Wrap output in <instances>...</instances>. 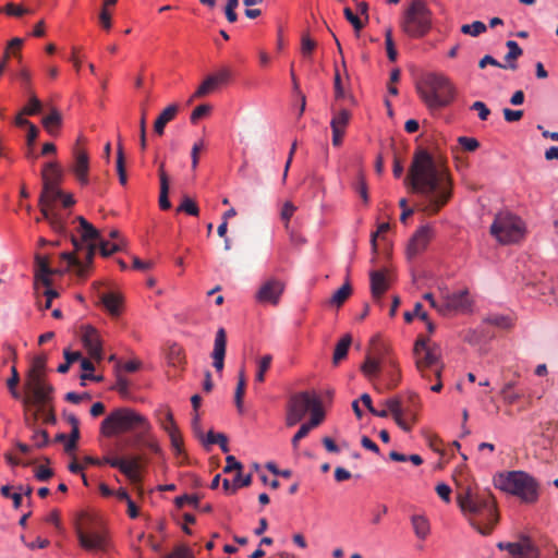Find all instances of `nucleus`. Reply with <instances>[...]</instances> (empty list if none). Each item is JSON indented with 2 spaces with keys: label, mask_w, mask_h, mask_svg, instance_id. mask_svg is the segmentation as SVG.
I'll return each instance as SVG.
<instances>
[{
  "label": "nucleus",
  "mask_w": 558,
  "mask_h": 558,
  "mask_svg": "<svg viewBox=\"0 0 558 558\" xmlns=\"http://www.w3.org/2000/svg\"><path fill=\"white\" fill-rule=\"evenodd\" d=\"M82 341L87 349L90 357L100 361L102 359V349L98 331L92 326H84L82 330Z\"/></svg>",
  "instance_id": "nucleus-22"
},
{
  "label": "nucleus",
  "mask_w": 558,
  "mask_h": 558,
  "mask_svg": "<svg viewBox=\"0 0 558 558\" xmlns=\"http://www.w3.org/2000/svg\"><path fill=\"white\" fill-rule=\"evenodd\" d=\"M433 236L434 229L430 226H422L417 229L408 244L407 254L409 258H413L424 252Z\"/></svg>",
  "instance_id": "nucleus-19"
},
{
  "label": "nucleus",
  "mask_w": 558,
  "mask_h": 558,
  "mask_svg": "<svg viewBox=\"0 0 558 558\" xmlns=\"http://www.w3.org/2000/svg\"><path fill=\"white\" fill-rule=\"evenodd\" d=\"M386 349L375 350L366 355L361 366L362 373L369 379L377 378L381 371L386 369L389 376L388 388H393L399 383V369L396 360L385 355Z\"/></svg>",
  "instance_id": "nucleus-9"
},
{
  "label": "nucleus",
  "mask_w": 558,
  "mask_h": 558,
  "mask_svg": "<svg viewBox=\"0 0 558 558\" xmlns=\"http://www.w3.org/2000/svg\"><path fill=\"white\" fill-rule=\"evenodd\" d=\"M316 48V41L313 40L307 34L302 36L301 52L304 57L310 58Z\"/></svg>",
  "instance_id": "nucleus-53"
},
{
  "label": "nucleus",
  "mask_w": 558,
  "mask_h": 558,
  "mask_svg": "<svg viewBox=\"0 0 558 558\" xmlns=\"http://www.w3.org/2000/svg\"><path fill=\"white\" fill-rule=\"evenodd\" d=\"M351 293L352 288L349 281H345V283L333 293V295L330 299V303L337 306H341L351 295Z\"/></svg>",
  "instance_id": "nucleus-39"
},
{
  "label": "nucleus",
  "mask_w": 558,
  "mask_h": 558,
  "mask_svg": "<svg viewBox=\"0 0 558 558\" xmlns=\"http://www.w3.org/2000/svg\"><path fill=\"white\" fill-rule=\"evenodd\" d=\"M39 415H43L44 423H46V424H54L56 423V414H54L53 407L51 404H49V407L46 408V411H39L38 409H36V411L33 414V424L36 423Z\"/></svg>",
  "instance_id": "nucleus-50"
},
{
  "label": "nucleus",
  "mask_w": 558,
  "mask_h": 558,
  "mask_svg": "<svg viewBox=\"0 0 558 558\" xmlns=\"http://www.w3.org/2000/svg\"><path fill=\"white\" fill-rule=\"evenodd\" d=\"M486 29H487V26L485 25V23H483L481 21H475L472 24H464L461 26V32L464 35H470L473 37H476L481 34L485 33Z\"/></svg>",
  "instance_id": "nucleus-45"
},
{
  "label": "nucleus",
  "mask_w": 558,
  "mask_h": 558,
  "mask_svg": "<svg viewBox=\"0 0 558 558\" xmlns=\"http://www.w3.org/2000/svg\"><path fill=\"white\" fill-rule=\"evenodd\" d=\"M47 356L45 354L36 355L32 360L27 374L46 375Z\"/></svg>",
  "instance_id": "nucleus-42"
},
{
  "label": "nucleus",
  "mask_w": 558,
  "mask_h": 558,
  "mask_svg": "<svg viewBox=\"0 0 558 558\" xmlns=\"http://www.w3.org/2000/svg\"><path fill=\"white\" fill-rule=\"evenodd\" d=\"M53 391L54 389L51 385L26 391L27 396L23 402L25 405H33L39 411H46V408L52 402Z\"/></svg>",
  "instance_id": "nucleus-20"
},
{
  "label": "nucleus",
  "mask_w": 558,
  "mask_h": 558,
  "mask_svg": "<svg viewBox=\"0 0 558 558\" xmlns=\"http://www.w3.org/2000/svg\"><path fill=\"white\" fill-rule=\"evenodd\" d=\"M232 76L231 70L222 68L216 73L208 75L194 93V98H202L216 90L219 86L228 84Z\"/></svg>",
  "instance_id": "nucleus-17"
},
{
  "label": "nucleus",
  "mask_w": 558,
  "mask_h": 558,
  "mask_svg": "<svg viewBox=\"0 0 558 558\" xmlns=\"http://www.w3.org/2000/svg\"><path fill=\"white\" fill-rule=\"evenodd\" d=\"M159 206L162 210H167L171 207V203L169 201V183L160 185Z\"/></svg>",
  "instance_id": "nucleus-55"
},
{
  "label": "nucleus",
  "mask_w": 558,
  "mask_h": 558,
  "mask_svg": "<svg viewBox=\"0 0 558 558\" xmlns=\"http://www.w3.org/2000/svg\"><path fill=\"white\" fill-rule=\"evenodd\" d=\"M252 483V474H247L242 476L241 472H238L232 484V493H234L240 487H247Z\"/></svg>",
  "instance_id": "nucleus-60"
},
{
  "label": "nucleus",
  "mask_w": 558,
  "mask_h": 558,
  "mask_svg": "<svg viewBox=\"0 0 558 558\" xmlns=\"http://www.w3.org/2000/svg\"><path fill=\"white\" fill-rule=\"evenodd\" d=\"M411 524L414 534L420 539H425L430 533L429 521L422 514H413L411 517Z\"/></svg>",
  "instance_id": "nucleus-29"
},
{
  "label": "nucleus",
  "mask_w": 558,
  "mask_h": 558,
  "mask_svg": "<svg viewBox=\"0 0 558 558\" xmlns=\"http://www.w3.org/2000/svg\"><path fill=\"white\" fill-rule=\"evenodd\" d=\"M23 43L24 41L22 38L15 37L9 41L8 48L5 50L9 52L10 50H12L13 56L19 60V62L22 61V54L20 53V49L22 48Z\"/></svg>",
  "instance_id": "nucleus-61"
},
{
  "label": "nucleus",
  "mask_w": 558,
  "mask_h": 558,
  "mask_svg": "<svg viewBox=\"0 0 558 558\" xmlns=\"http://www.w3.org/2000/svg\"><path fill=\"white\" fill-rule=\"evenodd\" d=\"M227 348V333L223 328H219L215 336L214 350L211 352L213 366L220 373L225 366V355Z\"/></svg>",
  "instance_id": "nucleus-23"
},
{
  "label": "nucleus",
  "mask_w": 558,
  "mask_h": 558,
  "mask_svg": "<svg viewBox=\"0 0 558 558\" xmlns=\"http://www.w3.org/2000/svg\"><path fill=\"white\" fill-rule=\"evenodd\" d=\"M458 143L466 151H474L480 146L478 141L474 137L460 136Z\"/></svg>",
  "instance_id": "nucleus-56"
},
{
  "label": "nucleus",
  "mask_w": 558,
  "mask_h": 558,
  "mask_svg": "<svg viewBox=\"0 0 558 558\" xmlns=\"http://www.w3.org/2000/svg\"><path fill=\"white\" fill-rule=\"evenodd\" d=\"M352 343V337L351 335L347 333L344 335L339 342L337 343L332 356V363L335 365H338L343 359L347 357L349 348Z\"/></svg>",
  "instance_id": "nucleus-33"
},
{
  "label": "nucleus",
  "mask_w": 558,
  "mask_h": 558,
  "mask_svg": "<svg viewBox=\"0 0 558 558\" xmlns=\"http://www.w3.org/2000/svg\"><path fill=\"white\" fill-rule=\"evenodd\" d=\"M497 487L514 495L526 504H533L538 498V485L534 477L523 471H511L497 478Z\"/></svg>",
  "instance_id": "nucleus-6"
},
{
  "label": "nucleus",
  "mask_w": 558,
  "mask_h": 558,
  "mask_svg": "<svg viewBox=\"0 0 558 558\" xmlns=\"http://www.w3.org/2000/svg\"><path fill=\"white\" fill-rule=\"evenodd\" d=\"M371 293L375 301H379L384 293L389 289L388 270H372L369 272Z\"/></svg>",
  "instance_id": "nucleus-24"
},
{
  "label": "nucleus",
  "mask_w": 558,
  "mask_h": 558,
  "mask_svg": "<svg viewBox=\"0 0 558 558\" xmlns=\"http://www.w3.org/2000/svg\"><path fill=\"white\" fill-rule=\"evenodd\" d=\"M310 413H311V420H310V422H307L305 424L307 426H310V428L312 429V428L318 426L325 417V413L323 411L322 402L319 399L316 401V403L314 404V407L312 408Z\"/></svg>",
  "instance_id": "nucleus-41"
},
{
  "label": "nucleus",
  "mask_w": 558,
  "mask_h": 558,
  "mask_svg": "<svg viewBox=\"0 0 558 558\" xmlns=\"http://www.w3.org/2000/svg\"><path fill=\"white\" fill-rule=\"evenodd\" d=\"M43 185L59 186L63 179V171L57 162H48L41 171Z\"/></svg>",
  "instance_id": "nucleus-26"
},
{
  "label": "nucleus",
  "mask_w": 558,
  "mask_h": 558,
  "mask_svg": "<svg viewBox=\"0 0 558 558\" xmlns=\"http://www.w3.org/2000/svg\"><path fill=\"white\" fill-rule=\"evenodd\" d=\"M500 395L507 404H514L522 397L521 392L514 390L513 381L506 383L500 390Z\"/></svg>",
  "instance_id": "nucleus-35"
},
{
  "label": "nucleus",
  "mask_w": 558,
  "mask_h": 558,
  "mask_svg": "<svg viewBox=\"0 0 558 558\" xmlns=\"http://www.w3.org/2000/svg\"><path fill=\"white\" fill-rule=\"evenodd\" d=\"M148 432H141L136 436V441L142 442L145 447L151 450L156 454H160L162 452L158 440L153 436H147Z\"/></svg>",
  "instance_id": "nucleus-37"
},
{
  "label": "nucleus",
  "mask_w": 558,
  "mask_h": 558,
  "mask_svg": "<svg viewBox=\"0 0 558 558\" xmlns=\"http://www.w3.org/2000/svg\"><path fill=\"white\" fill-rule=\"evenodd\" d=\"M404 184L421 196L418 206L427 215L437 214L452 195L447 170L438 167L424 149L414 154Z\"/></svg>",
  "instance_id": "nucleus-1"
},
{
  "label": "nucleus",
  "mask_w": 558,
  "mask_h": 558,
  "mask_svg": "<svg viewBox=\"0 0 558 558\" xmlns=\"http://www.w3.org/2000/svg\"><path fill=\"white\" fill-rule=\"evenodd\" d=\"M73 252H63L60 255L62 268L60 271L74 269L78 277H85L93 263L96 253V245L92 243H81L77 238L72 236Z\"/></svg>",
  "instance_id": "nucleus-8"
},
{
  "label": "nucleus",
  "mask_w": 558,
  "mask_h": 558,
  "mask_svg": "<svg viewBox=\"0 0 558 558\" xmlns=\"http://www.w3.org/2000/svg\"><path fill=\"white\" fill-rule=\"evenodd\" d=\"M417 93L428 108L438 109L453 100L456 90L447 76L430 73L417 86Z\"/></svg>",
  "instance_id": "nucleus-5"
},
{
  "label": "nucleus",
  "mask_w": 558,
  "mask_h": 558,
  "mask_svg": "<svg viewBox=\"0 0 558 558\" xmlns=\"http://www.w3.org/2000/svg\"><path fill=\"white\" fill-rule=\"evenodd\" d=\"M355 191L360 194L364 203H368V191L365 178L363 174H359L354 184Z\"/></svg>",
  "instance_id": "nucleus-54"
},
{
  "label": "nucleus",
  "mask_w": 558,
  "mask_h": 558,
  "mask_svg": "<svg viewBox=\"0 0 558 558\" xmlns=\"http://www.w3.org/2000/svg\"><path fill=\"white\" fill-rule=\"evenodd\" d=\"M211 110V107L209 105H199L197 106L192 114H191V122L196 123L199 119L207 116Z\"/></svg>",
  "instance_id": "nucleus-63"
},
{
  "label": "nucleus",
  "mask_w": 558,
  "mask_h": 558,
  "mask_svg": "<svg viewBox=\"0 0 558 558\" xmlns=\"http://www.w3.org/2000/svg\"><path fill=\"white\" fill-rule=\"evenodd\" d=\"M199 498L196 495H182L175 498V505L182 508L184 505H191L194 508H198Z\"/></svg>",
  "instance_id": "nucleus-57"
},
{
  "label": "nucleus",
  "mask_w": 558,
  "mask_h": 558,
  "mask_svg": "<svg viewBox=\"0 0 558 558\" xmlns=\"http://www.w3.org/2000/svg\"><path fill=\"white\" fill-rule=\"evenodd\" d=\"M74 162L72 171L82 185L88 183L89 157L85 149L75 147L73 150Z\"/></svg>",
  "instance_id": "nucleus-21"
},
{
  "label": "nucleus",
  "mask_w": 558,
  "mask_h": 558,
  "mask_svg": "<svg viewBox=\"0 0 558 558\" xmlns=\"http://www.w3.org/2000/svg\"><path fill=\"white\" fill-rule=\"evenodd\" d=\"M76 220L80 222L82 238L78 240L81 243H87L90 240L99 238V232L92 223H89L84 217L78 216Z\"/></svg>",
  "instance_id": "nucleus-34"
},
{
  "label": "nucleus",
  "mask_w": 558,
  "mask_h": 558,
  "mask_svg": "<svg viewBox=\"0 0 558 558\" xmlns=\"http://www.w3.org/2000/svg\"><path fill=\"white\" fill-rule=\"evenodd\" d=\"M99 248H100V254L104 257H108L111 254L120 251L121 250V244L120 243L111 244L108 241H101L100 244H99Z\"/></svg>",
  "instance_id": "nucleus-59"
},
{
  "label": "nucleus",
  "mask_w": 558,
  "mask_h": 558,
  "mask_svg": "<svg viewBox=\"0 0 558 558\" xmlns=\"http://www.w3.org/2000/svg\"><path fill=\"white\" fill-rule=\"evenodd\" d=\"M245 387H246V380H245L244 371L242 369L239 373V380H238V385H236L235 392H234L235 404L240 412L242 411V407H243V397H244V392H245Z\"/></svg>",
  "instance_id": "nucleus-40"
},
{
  "label": "nucleus",
  "mask_w": 558,
  "mask_h": 558,
  "mask_svg": "<svg viewBox=\"0 0 558 558\" xmlns=\"http://www.w3.org/2000/svg\"><path fill=\"white\" fill-rule=\"evenodd\" d=\"M506 46L508 48V53L505 56V60L507 62L506 66L507 69L514 71L518 68L515 60L522 56L523 50L514 40H508Z\"/></svg>",
  "instance_id": "nucleus-32"
},
{
  "label": "nucleus",
  "mask_w": 558,
  "mask_h": 558,
  "mask_svg": "<svg viewBox=\"0 0 558 558\" xmlns=\"http://www.w3.org/2000/svg\"><path fill=\"white\" fill-rule=\"evenodd\" d=\"M318 397L308 391L294 393L287 403L286 425L293 427L312 410Z\"/></svg>",
  "instance_id": "nucleus-12"
},
{
  "label": "nucleus",
  "mask_w": 558,
  "mask_h": 558,
  "mask_svg": "<svg viewBox=\"0 0 558 558\" xmlns=\"http://www.w3.org/2000/svg\"><path fill=\"white\" fill-rule=\"evenodd\" d=\"M19 383H20V375H19V372H17L15 365H13L11 367V377L8 379L7 386L10 390L12 397L15 399H19L21 397L20 392L16 389Z\"/></svg>",
  "instance_id": "nucleus-49"
},
{
  "label": "nucleus",
  "mask_w": 558,
  "mask_h": 558,
  "mask_svg": "<svg viewBox=\"0 0 558 558\" xmlns=\"http://www.w3.org/2000/svg\"><path fill=\"white\" fill-rule=\"evenodd\" d=\"M284 291V283L277 278L265 280L255 294V299L260 304L277 305Z\"/></svg>",
  "instance_id": "nucleus-15"
},
{
  "label": "nucleus",
  "mask_w": 558,
  "mask_h": 558,
  "mask_svg": "<svg viewBox=\"0 0 558 558\" xmlns=\"http://www.w3.org/2000/svg\"><path fill=\"white\" fill-rule=\"evenodd\" d=\"M385 44H386L388 59L392 62L396 61L398 52L395 47V43L392 39V31L390 28H388L385 33Z\"/></svg>",
  "instance_id": "nucleus-51"
},
{
  "label": "nucleus",
  "mask_w": 558,
  "mask_h": 558,
  "mask_svg": "<svg viewBox=\"0 0 558 558\" xmlns=\"http://www.w3.org/2000/svg\"><path fill=\"white\" fill-rule=\"evenodd\" d=\"M413 359L416 371L422 379L427 383H430L433 379L436 380L430 386V390L440 392L442 389L441 374L444 371L440 347L432 342L429 338L420 336L414 343Z\"/></svg>",
  "instance_id": "nucleus-3"
},
{
  "label": "nucleus",
  "mask_w": 558,
  "mask_h": 558,
  "mask_svg": "<svg viewBox=\"0 0 558 558\" xmlns=\"http://www.w3.org/2000/svg\"><path fill=\"white\" fill-rule=\"evenodd\" d=\"M84 463L90 465H102L104 463L109 464L112 468H117L122 472L125 476H128L131 481L137 482L140 480L138 470L141 468L142 457L136 456L130 460L122 458H112L109 456L104 457L102 459L94 458L90 456L84 457Z\"/></svg>",
  "instance_id": "nucleus-14"
},
{
  "label": "nucleus",
  "mask_w": 558,
  "mask_h": 558,
  "mask_svg": "<svg viewBox=\"0 0 558 558\" xmlns=\"http://www.w3.org/2000/svg\"><path fill=\"white\" fill-rule=\"evenodd\" d=\"M44 128L51 134L54 135L57 130L62 124V116L56 108H51L49 114L43 118Z\"/></svg>",
  "instance_id": "nucleus-31"
},
{
  "label": "nucleus",
  "mask_w": 558,
  "mask_h": 558,
  "mask_svg": "<svg viewBox=\"0 0 558 558\" xmlns=\"http://www.w3.org/2000/svg\"><path fill=\"white\" fill-rule=\"evenodd\" d=\"M32 438L35 446L38 448H43L49 442V435L45 429L35 430Z\"/></svg>",
  "instance_id": "nucleus-58"
},
{
  "label": "nucleus",
  "mask_w": 558,
  "mask_h": 558,
  "mask_svg": "<svg viewBox=\"0 0 558 558\" xmlns=\"http://www.w3.org/2000/svg\"><path fill=\"white\" fill-rule=\"evenodd\" d=\"M472 306V300L466 289L447 294L441 301L439 313L442 315L449 312H468Z\"/></svg>",
  "instance_id": "nucleus-16"
},
{
  "label": "nucleus",
  "mask_w": 558,
  "mask_h": 558,
  "mask_svg": "<svg viewBox=\"0 0 558 558\" xmlns=\"http://www.w3.org/2000/svg\"><path fill=\"white\" fill-rule=\"evenodd\" d=\"M497 547L507 550L512 558H538V550L529 538L515 543H498Z\"/></svg>",
  "instance_id": "nucleus-18"
},
{
  "label": "nucleus",
  "mask_w": 558,
  "mask_h": 558,
  "mask_svg": "<svg viewBox=\"0 0 558 558\" xmlns=\"http://www.w3.org/2000/svg\"><path fill=\"white\" fill-rule=\"evenodd\" d=\"M117 171L120 183L125 185L128 182V177L125 172L123 147L121 143L118 144Z\"/></svg>",
  "instance_id": "nucleus-47"
},
{
  "label": "nucleus",
  "mask_w": 558,
  "mask_h": 558,
  "mask_svg": "<svg viewBox=\"0 0 558 558\" xmlns=\"http://www.w3.org/2000/svg\"><path fill=\"white\" fill-rule=\"evenodd\" d=\"M62 196L63 192L60 187L51 185H43V191L39 196V207L43 219L57 232H62L65 228L63 218L53 209L54 203Z\"/></svg>",
  "instance_id": "nucleus-11"
},
{
  "label": "nucleus",
  "mask_w": 558,
  "mask_h": 558,
  "mask_svg": "<svg viewBox=\"0 0 558 558\" xmlns=\"http://www.w3.org/2000/svg\"><path fill=\"white\" fill-rule=\"evenodd\" d=\"M204 444H206V445L217 444L220 446V448L223 452L229 451L228 438L222 433L215 434L213 430L208 432L206 441Z\"/></svg>",
  "instance_id": "nucleus-43"
},
{
  "label": "nucleus",
  "mask_w": 558,
  "mask_h": 558,
  "mask_svg": "<svg viewBox=\"0 0 558 558\" xmlns=\"http://www.w3.org/2000/svg\"><path fill=\"white\" fill-rule=\"evenodd\" d=\"M50 385L46 381L45 375H32L27 374L26 380H25V389L26 391L43 388L45 386Z\"/></svg>",
  "instance_id": "nucleus-46"
},
{
  "label": "nucleus",
  "mask_w": 558,
  "mask_h": 558,
  "mask_svg": "<svg viewBox=\"0 0 558 558\" xmlns=\"http://www.w3.org/2000/svg\"><path fill=\"white\" fill-rule=\"evenodd\" d=\"M166 558H193V554L187 547L178 546L171 554L167 555Z\"/></svg>",
  "instance_id": "nucleus-64"
},
{
  "label": "nucleus",
  "mask_w": 558,
  "mask_h": 558,
  "mask_svg": "<svg viewBox=\"0 0 558 558\" xmlns=\"http://www.w3.org/2000/svg\"><path fill=\"white\" fill-rule=\"evenodd\" d=\"M272 362V356L270 354L263 355L257 363V373L255 376L256 383H264L265 381V374L270 368Z\"/></svg>",
  "instance_id": "nucleus-38"
},
{
  "label": "nucleus",
  "mask_w": 558,
  "mask_h": 558,
  "mask_svg": "<svg viewBox=\"0 0 558 558\" xmlns=\"http://www.w3.org/2000/svg\"><path fill=\"white\" fill-rule=\"evenodd\" d=\"M402 31L410 37L421 38L432 28V11L424 0H413L401 20Z\"/></svg>",
  "instance_id": "nucleus-7"
},
{
  "label": "nucleus",
  "mask_w": 558,
  "mask_h": 558,
  "mask_svg": "<svg viewBox=\"0 0 558 558\" xmlns=\"http://www.w3.org/2000/svg\"><path fill=\"white\" fill-rule=\"evenodd\" d=\"M166 418L170 422L169 425H165V432L168 434L171 446L177 454H181L183 452V439L179 427L177 426L173 414L170 410H166Z\"/></svg>",
  "instance_id": "nucleus-25"
},
{
  "label": "nucleus",
  "mask_w": 558,
  "mask_h": 558,
  "mask_svg": "<svg viewBox=\"0 0 558 558\" xmlns=\"http://www.w3.org/2000/svg\"><path fill=\"white\" fill-rule=\"evenodd\" d=\"M350 118H351L350 112L347 109H341L331 119V122H330L331 130H339V131L344 132Z\"/></svg>",
  "instance_id": "nucleus-36"
},
{
  "label": "nucleus",
  "mask_w": 558,
  "mask_h": 558,
  "mask_svg": "<svg viewBox=\"0 0 558 558\" xmlns=\"http://www.w3.org/2000/svg\"><path fill=\"white\" fill-rule=\"evenodd\" d=\"M178 111L179 106L175 104L168 106L161 111L154 123V131L157 135H163L166 125L175 118Z\"/></svg>",
  "instance_id": "nucleus-27"
},
{
  "label": "nucleus",
  "mask_w": 558,
  "mask_h": 558,
  "mask_svg": "<svg viewBox=\"0 0 558 558\" xmlns=\"http://www.w3.org/2000/svg\"><path fill=\"white\" fill-rule=\"evenodd\" d=\"M488 324L495 325L500 328H509L511 323L507 316L502 315H493L485 319Z\"/></svg>",
  "instance_id": "nucleus-62"
},
{
  "label": "nucleus",
  "mask_w": 558,
  "mask_h": 558,
  "mask_svg": "<svg viewBox=\"0 0 558 558\" xmlns=\"http://www.w3.org/2000/svg\"><path fill=\"white\" fill-rule=\"evenodd\" d=\"M100 301L111 316H119L122 307V295L114 292L104 293Z\"/></svg>",
  "instance_id": "nucleus-28"
},
{
  "label": "nucleus",
  "mask_w": 558,
  "mask_h": 558,
  "mask_svg": "<svg viewBox=\"0 0 558 558\" xmlns=\"http://www.w3.org/2000/svg\"><path fill=\"white\" fill-rule=\"evenodd\" d=\"M62 262L60 260V267L56 270H52L49 266V259L47 256L37 255L36 256V266L37 269L44 275V278H48V276L52 275L53 272H61L60 269L62 268Z\"/></svg>",
  "instance_id": "nucleus-44"
},
{
  "label": "nucleus",
  "mask_w": 558,
  "mask_h": 558,
  "mask_svg": "<svg viewBox=\"0 0 558 558\" xmlns=\"http://www.w3.org/2000/svg\"><path fill=\"white\" fill-rule=\"evenodd\" d=\"M151 425L145 416L130 408L113 410L100 425V433L106 437L129 432H149Z\"/></svg>",
  "instance_id": "nucleus-4"
},
{
  "label": "nucleus",
  "mask_w": 558,
  "mask_h": 558,
  "mask_svg": "<svg viewBox=\"0 0 558 558\" xmlns=\"http://www.w3.org/2000/svg\"><path fill=\"white\" fill-rule=\"evenodd\" d=\"M178 211H184L191 216H198L199 209L194 201L190 197H184L181 205L178 207Z\"/></svg>",
  "instance_id": "nucleus-52"
},
{
  "label": "nucleus",
  "mask_w": 558,
  "mask_h": 558,
  "mask_svg": "<svg viewBox=\"0 0 558 558\" xmlns=\"http://www.w3.org/2000/svg\"><path fill=\"white\" fill-rule=\"evenodd\" d=\"M489 231L499 243L511 244L523 236V225L519 217L510 213H499L495 216Z\"/></svg>",
  "instance_id": "nucleus-10"
},
{
  "label": "nucleus",
  "mask_w": 558,
  "mask_h": 558,
  "mask_svg": "<svg viewBox=\"0 0 558 558\" xmlns=\"http://www.w3.org/2000/svg\"><path fill=\"white\" fill-rule=\"evenodd\" d=\"M458 505L470 524L482 535L492 533L498 522L495 501L489 492H473L470 487L457 497Z\"/></svg>",
  "instance_id": "nucleus-2"
},
{
  "label": "nucleus",
  "mask_w": 558,
  "mask_h": 558,
  "mask_svg": "<svg viewBox=\"0 0 558 558\" xmlns=\"http://www.w3.org/2000/svg\"><path fill=\"white\" fill-rule=\"evenodd\" d=\"M385 405L388 412H390L393 417L400 415H411L412 422H415V416L412 414L410 407L404 408L400 398L393 397L387 399L385 401Z\"/></svg>",
  "instance_id": "nucleus-30"
},
{
  "label": "nucleus",
  "mask_w": 558,
  "mask_h": 558,
  "mask_svg": "<svg viewBox=\"0 0 558 558\" xmlns=\"http://www.w3.org/2000/svg\"><path fill=\"white\" fill-rule=\"evenodd\" d=\"M80 545L86 550H105L107 546L106 534L102 529L89 519H84L76 525Z\"/></svg>",
  "instance_id": "nucleus-13"
},
{
  "label": "nucleus",
  "mask_w": 558,
  "mask_h": 558,
  "mask_svg": "<svg viewBox=\"0 0 558 558\" xmlns=\"http://www.w3.org/2000/svg\"><path fill=\"white\" fill-rule=\"evenodd\" d=\"M43 105L33 92H29V102L22 110L23 114L35 116L41 111Z\"/></svg>",
  "instance_id": "nucleus-48"
}]
</instances>
